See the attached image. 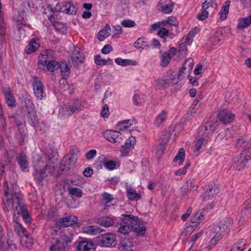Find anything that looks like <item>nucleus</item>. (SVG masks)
<instances>
[{"mask_svg": "<svg viewBox=\"0 0 251 251\" xmlns=\"http://www.w3.org/2000/svg\"><path fill=\"white\" fill-rule=\"evenodd\" d=\"M2 92L4 95L5 99L7 105L10 107L14 106L15 105V100L14 98L12 96L9 89H3Z\"/></svg>", "mask_w": 251, "mask_h": 251, "instance_id": "58836bf2", "label": "nucleus"}, {"mask_svg": "<svg viewBox=\"0 0 251 251\" xmlns=\"http://www.w3.org/2000/svg\"><path fill=\"white\" fill-rule=\"evenodd\" d=\"M28 122L31 126L37 128L36 126L38 125V121L35 113H29L28 115Z\"/></svg>", "mask_w": 251, "mask_h": 251, "instance_id": "69168bd1", "label": "nucleus"}, {"mask_svg": "<svg viewBox=\"0 0 251 251\" xmlns=\"http://www.w3.org/2000/svg\"><path fill=\"white\" fill-rule=\"evenodd\" d=\"M1 4L0 2V9H1ZM5 25L3 22L1 10H0V49L2 47L3 42L5 39Z\"/></svg>", "mask_w": 251, "mask_h": 251, "instance_id": "72a5a7b5", "label": "nucleus"}, {"mask_svg": "<svg viewBox=\"0 0 251 251\" xmlns=\"http://www.w3.org/2000/svg\"><path fill=\"white\" fill-rule=\"evenodd\" d=\"M34 168L33 176L37 183L40 184L54 167L52 158L50 155L43 154L42 155L34 152L33 154Z\"/></svg>", "mask_w": 251, "mask_h": 251, "instance_id": "f03ea898", "label": "nucleus"}, {"mask_svg": "<svg viewBox=\"0 0 251 251\" xmlns=\"http://www.w3.org/2000/svg\"><path fill=\"white\" fill-rule=\"evenodd\" d=\"M102 230L100 227L97 226H84L82 228V232L84 233L95 235L100 233Z\"/></svg>", "mask_w": 251, "mask_h": 251, "instance_id": "c756f323", "label": "nucleus"}, {"mask_svg": "<svg viewBox=\"0 0 251 251\" xmlns=\"http://www.w3.org/2000/svg\"><path fill=\"white\" fill-rule=\"evenodd\" d=\"M217 126L218 121L216 120H211L203 126L202 131L209 130L213 133L216 130Z\"/></svg>", "mask_w": 251, "mask_h": 251, "instance_id": "09e8293b", "label": "nucleus"}, {"mask_svg": "<svg viewBox=\"0 0 251 251\" xmlns=\"http://www.w3.org/2000/svg\"><path fill=\"white\" fill-rule=\"evenodd\" d=\"M230 4V0H226L224 2L221 10L219 12V15H220V18L221 20L224 21L227 18L229 12Z\"/></svg>", "mask_w": 251, "mask_h": 251, "instance_id": "7c9ffc66", "label": "nucleus"}, {"mask_svg": "<svg viewBox=\"0 0 251 251\" xmlns=\"http://www.w3.org/2000/svg\"><path fill=\"white\" fill-rule=\"evenodd\" d=\"M193 60L192 58H189L185 61L182 67L183 70L186 71L188 74H190L193 68Z\"/></svg>", "mask_w": 251, "mask_h": 251, "instance_id": "680f3d73", "label": "nucleus"}, {"mask_svg": "<svg viewBox=\"0 0 251 251\" xmlns=\"http://www.w3.org/2000/svg\"><path fill=\"white\" fill-rule=\"evenodd\" d=\"M218 193V189L215 183L208 186V188L202 197L203 201H207L213 199Z\"/></svg>", "mask_w": 251, "mask_h": 251, "instance_id": "aec40b11", "label": "nucleus"}, {"mask_svg": "<svg viewBox=\"0 0 251 251\" xmlns=\"http://www.w3.org/2000/svg\"><path fill=\"white\" fill-rule=\"evenodd\" d=\"M53 52L51 50H43L38 58V65L39 68L45 67L48 62L52 59Z\"/></svg>", "mask_w": 251, "mask_h": 251, "instance_id": "dca6fc26", "label": "nucleus"}, {"mask_svg": "<svg viewBox=\"0 0 251 251\" xmlns=\"http://www.w3.org/2000/svg\"><path fill=\"white\" fill-rule=\"evenodd\" d=\"M77 218L75 215H70L62 217L55 222L53 228H59L60 227H67L73 225L76 222Z\"/></svg>", "mask_w": 251, "mask_h": 251, "instance_id": "9d476101", "label": "nucleus"}, {"mask_svg": "<svg viewBox=\"0 0 251 251\" xmlns=\"http://www.w3.org/2000/svg\"><path fill=\"white\" fill-rule=\"evenodd\" d=\"M77 9V6L70 1L58 3L55 6L56 11L70 15L75 14Z\"/></svg>", "mask_w": 251, "mask_h": 251, "instance_id": "1a4fd4ad", "label": "nucleus"}, {"mask_svg": "<svg viewBox=\"0 0 251 251\" xmlns=\"http://www.w3.org/2000/svg\"><path fill=\"white\" fill-rule=\"evenodd\" d=\"M217 6L216 0H204L201 5L202 9H206L209 11L216 9Z\"/></svg>", "mask_w": 251, "mask_h": 251, "instance_id": "a19ab883", "label": "nucleus"}, {"mask_svg": "<svg viewBox=\"0 0 251 251\" xmlns=\"http://www.w3.org/2000/svg\"><path fill=\"white\" fill-rule=\"evenodd\" d=\"M71 58L74 64L78 65L82 62L83 56L78 50H75L72 54Z\"/></svg>", "mask_w": 251, "mask_h": 251, "instance_id": "de8ad7c7", "label": "nucleus"}, {"mask_svg": "<svg viewBox=\"0 0 251 251\" xmlns=\"http://www.w3.org/2000/svg\"><path fill=\"white\" fill-rule=\"evenodd\" d=\"M176 53V49L175 48H171L168 51L162 53L160 57V65L163 67H167Z\"/></svg>", "mask_w": 251, "mask_h": 251, "instance_id": "4468645a", "label": "nucleus"}, {"mask_svg": "<svg viewBox=\"0 0 251 251\" xmlns=\"http://www.w3.org/2000/svg\"><path fill=\"white\" fill-rule=\"evenodd\" d=\"M207 142L206 139H203L198 136L197 139L194 142V151L197 153L200 151L201 150L204 149Z\"/></svg>", "mask_w": 251, "mask_h": 251, "instance_id": "f704fd0d", "label": "nucleus"}, {"mask_svg": "<svg viewBox=\"0 0 251 251\" xmlns=\"http://www.w3.org/2000/svg\"><path fill=\"white\" fill-rule=\"evenodd\" d=\"M135 143L136 140L135 137L131 136L126 141L124 147L126 149H130L133 147Z\"/></svg>", "mask_w": 251, "mask_h": 251, "instance_id": "338daca9", "label": "nucleus"}, {"mask_svg": "<svg viewBox=\"0 0 251 251\" xmlns=\"http://www.w3.org/2000/svg\"><path fill=\"white\" fill-rule=\"evenodd\" d=\"M120 251H133L130 241L128 239L123 240L119 245Z\"/></svg>", "mask_w": 251, "mask_h": 251, "instance_id": "c03bdc74", "label": "nucleus"}, {"mask_svg": "<svg viewBox=\"0 0 251 251\" xmlns=\"http://www.w3.org/2000/svg\"><path fill=\"white\" fill-rule=\"evenodd\" d=\"M158 9L164 14L171 13L174 9V4L170 0H160L157 5Z\"/></svg>", "mask_w": 251, "mask_h": 251, "instance_id": "a211bd4d", "label": "nucleus"}, {"mask_svg": "<svg viewBox=\"0 0 251 251\" xmlns=\"http://www.w3.org/2000/svg\"><path fill=\"white\" fill-rule=\"evenodd\" d=\"M135 123L134 120L132 119H128L122 121L118 123V129L122 131H125L127 129H130L131 126Z\"/></svg>", "mask_w": 251, "mask_h": 251, "instance_id": "4c0bfd02", "label": "nucleus"}, {"mask_svg": "<svg viewBox=\"0 0 251 251\" xmlns=\"http://www.w3.org/2000/svg\"><path fill=\"white\" fill-rule=\"evenodd\" d=\"M71 242L70 238L66 235H62L59 236L50 247V251H66V248Z\"/></svg>", "mask_w": 251, "mask_h": 251, "instance_id": "6e6552de", "label": "nucleus"}, {"mask_svg": "<svg viewBox=\"0 0 251 251\" xmlns=\"http://www.w3.org/2000/svg\"><path fill=\"white\" fill-rule=\"evenodd\" d=\"M59 63L52 59L45 65V67H41V68L45 71L52 72L59 69Z\"/></svg>", "mask_w": 251, "mask_h": 251, "instance_id": "ea45409f", "label": "nucleus"}, {"mask_svg": "<svg viewBox=\"0 0 251 251\" xmlns=\"http://www.w3.org/2000/svg\"><path fill=\"white\" fill-rule=\"evenodd\" d=\"M233 224V220L230 218H225L221 220L217 226H210L209 227V234L214 235L210 241V245L203 248L201 251H208L211 250L213 246H215L217 241L221 240L224 233H227L231 228Z\"/></svg>", "mask_w": 251, "mask_h": 251, "instance_id": "7ed1b4c3", "label": "nucleus"}, {"mask_svg": "<svg viewBox=\"0 0 251 251\" xmlns=\"http://www.w3.org/2000/svg\"><path fill=\"white\" fill-rule=\"evenodd\" d=\"M209 12V10L206 9H202V11L197 15V17L199 20L203 21L208 18Z\"/></svg>", "mask_w": 251, "mask_h": 251, "instance_id": "774afa93", "label": "nucleus"}, {"mask_svg": "<svg viewBox=\"0 0 251 251\" xmlns=\"http://www.w3.org/2000/svg\"><path fill=\"white\" fill-rule=\"evenodd\" d=\"M218 117L222 123L226 124L232 122L235 115L227 109H223L219 112Z\"/></svg>", "mask_w": 251, "mask_h": 251, "instance_id": "f3484780", "label": "nucleus"}, {"mask_svg": "<svg viewBox=\"0 0 251 251\" xmlns=\"http://www.w3.org/2000/svg\"><path fill=\"white\" fill-rule=\"evenodd\" d=\"M4 234L3 231V228L0 225V251H12L13 246L11 241H7L5 243L3 237Z\"/></svg>", "mask_w": 251, "mask_h": 251, "instance_id": "412c9836", "label": "nucleus"}, {"mask_svg": "<svg viewBox=\"0 0 251 251\" xmlns=\"http://www.w3.org/2000/svg\"><path fill=\"white\" fill-rule=\"evenodd\" d=\"M155 82L156 83V86L158 88H165L169 85L165 75H164L163 77L156 79Z\"/></svg>", "mask_w": 251, "mask_h": 251, "instance_id": "0e129e2a", "label": "nucleus"}, {"mask_svg": "<svg viewBox=\"0 0 251 251\" xmlns=\"http://www.w3.org/2000/svg\"><path fill=\"white\" fill-rule=\"evenodd\" d=\"M228 29V27H224L219 29L214 35L213 37L211 38L212 42L214 45H218L219 44L221 41L223 39V34L225 32L226 29Z\"/></svg>", "mask_w": 251, "mask_h": 251, "instance_id": "c85d7f7f", "label": "nucleus"}, {"mask_svg": "<svg viewBox=\"0 0 251 251\" xmlns=\"http://www.w3.org/2000/svg\"><path fill=\"white\" fill-rule=\"evenodd\" d=\"M24 16L25 12H22L18 14L16 19L17 30L16 33L19 35L20 39L25 36V30L24 27L25 25V20Z\"/></svg>", "mask_w": 251, "mask_h": 251, "instance_id": "ddd939ff", "label": "nucleus"}, {"mask_svg": "<svg viewBox=\"0 0 251 251\" xmlns=\"http://www.w3.org/2000/svg\"><path fill=\"white\" fill-rule=\"evenodd\" d=\"M246 246V240L242 239L233 245L231 251H243L245 250Z\"/></svg>", "mask_w": 251, "mask_h": 251, "instance_id": "49530a36", "label": "nucleus"}, {"mask_svg": "<svg viewBox=\"0 0 251 251\" xmlns=\"http://www.w3.org/2000/svg\"><path fill=\"white\" fill-rule=\"evenodd\" d=\"M13 219V222H15V224L14 225V227L15 231L21 236H24L26 237H28V232L27 230L22 225L20 224L18 221V216H16V220H14Z\"/></svg>", "mask_w": 251, "mask_h": 251, "instance_id": "cd10ccee", "label": "nucleus"}, {"mask_svg": "<svg viewBox=\"0 0 251 251\" xmlns=\"http://www.w3.org/2000/svg\"><path fill=\"white\" fill-rule=\"evenodd\" d=\"M59 68L60 69L61 74L62 76H68L70 74V68L67 63L62 62L59 64Z\"/></svg>", "mask_w": 251, "mask_h": 251, "instance_id": "3c124183", "label": "nucleus"}, {"mask_svg": "<svg viewBox=\"0 0 251 251\" xmlns=\"http://www.w3.org/2000/svg\"><path fill=\"white\" fill-rule=\"evenodd\" d=\"M63 161L65 162V166L67 170L70 169L77 161V155L74 151L71 152L65 155Z\"/></svg>", "mask_w": 251, "mask_h": 251, "instance_id": "4be33fe9", "label": "nucleus"}, {"mask_svg": "<svg viewBox=\"0 0 251 251\" xmlns=\"http://www.w3.org/2000/svg\"><path fill=\"white\" fill-rule=\"evenodd\" d=\"M83 109L81 102L79 100H70L59 110V117H69L73 113L78 112Z\"/></svg>", "mask_w": 251, "mask_h": 251, "instance_id": "20e7f679", "label": "nucleus"}, {"mask_svg": "<svg viewBox=\"0 0 251 251\" xmlns=\"http://www.w3.org/2000/svg\"><path fill=\"white\" fill-rule=\"evenodd\" d=\"M134 47L137 49H142L147 50L148 48V45L146 39L139 38L134 43Z\"/></svg>", "mask_w": 251, "mask_h": 251, "instance_id": "8fccbe9b", "label": "nucleus"}, {"mask_svg": "<svg viewBox=\"0 0 251 251\" xmlns=\"http://www.w3.org/2000/svg\"><path fill=\"white\" fill-rule=\"evenodd\" d=\"M126 195L127 198L131 201H137L141 199V194L132 188L127 189Z\"/></svg>", "mask_w": 251, "mask_h": 251, "instance_id": "473e14b6", "label": "nucleus"}, {"mask_svg": "<svg viewBox=\"0 0 251 251\" xmlns=\"http://www.w3.org/2000/svg\"><path fill=\"white\" fill-rule=\"evenodd\" d=\"M251 158V152L245 150L239 155L235 156L231 163V168L240 171L244 169Z\"/></svg>", "mask_w": 251, "mask_h": 251, "instance_id": "39448f33", "label": "nucleus"}, {"mask_svg": "<svg viewBox=\"0 0 251 251\" xmlns=\"http://www.w3.org/2000/svg\"><path fill=\"white\" fill-rule=\"evenodd\" d=\"M126 221L120 224L118 230L119 233L124 235L128 234L132 229V227H134V226H132L130 221Z\"/></svg>", "mask_w": 251, "mask_h": 251, "instance_id": "393cba45", "label": "nucleus"}, {"mask_svg": "<svg viewBox=\"0 0 251 251\" xmlns=\"http://www.w3.org/2000/svg\"><path fill=\"white\" fill-rule=\"evenodd\" d=\"M44 14L47 16L49 20L51 22H54V17H53V15L54 14V11L50 5H48L44 8Z\"/></svg>", "mask_w": 251, "mask_h": 251, "instance_id": "13d9d810", "label": "nucleus"}, {"mask_svg": "<svg viewBox=\"0 0 251 251\" xmlns=\"http://www.w3.org/2000/svg\"><path fill=\"white\" fill-rule=\"evenodd\" d=\"M51 23H52L53 26L56 31L62 34L65 33L66 31V28L65 25L63 23L56 22L55 20L54 22Z\"/></svg>", "mask_w": 251, "mask_h": 251, "instance_id": "6e6d98bb", "label": "nucleus"}, {"mask_svg": "<svg viewBox=\"0 0 251 251\" xmlns=\"http://www.w3.org/2000/svg\"><path fill=\"white\" fill-rule=\"evenodd\" d=\"M115 63L119 65L122 66H126L128 65H135V62L130 59H123L121 58H117L115 60Z\"/></svg>", "mask_w": 251, "mask_h": 251, "instance_id": "4d7b16f0", "label": "nucleus"}, {"mask_svg": "<svg viewBox=\"0 0 251 251\" xmlns=\"http://www.w3.org/2000/svg\"><path fill=\"white\" fill-rule=\"evenodd\" d=\"M121 135L119 131L114 130H107L103 133L104 138L112 143L119 142V137Z\"/></svg>", "mask_w": 251, "mask_h": 251, "instance_id": "6ab92c4d", "label": "nucleus"}, {"mask_svg": "<svg viewBox=\"0 0 251 251\" xmlns=\"http://www.w3.org/2000/svg\"><path fill=\"white\" fill-rule=\"evenodd\" d=\"M110 31L111 29L110 25L108 24H106L104 28L99 31L98 37V39L100 41H103L105 38L111 35Z\"/></svg>", "mask_w": 251, "mask_h": 251, "instance_id": "79ce46f5", "label": "nucleus"}, {"mask_svg": "<svg viewBox=\"0 0 251 251\" xmlns=\"http://www.w3.org/2000/svg\"><path fill=\"white\" fill-rule=\"evenodd\" d=\"M236 148H249L250 146L249 142L244 139H238L237 140L236 144Z\"/></svg>", "mask_w": 251, "mask_h": 251, "instance_id": "e2e57ef3", "label": "nucleus"}, {"mask_svg": "<svg viewBox=\"0 0 251 251\" xmlns=\"http://www.w3.org/2000/svg\"><path fill=\"white\" fill-rule=\"evenodd\" d=\"M185 151L183 148H180L179 150L176 155L174 159V162L178 165H181L185 158Z\"/></svg>", "mask_w": 251, "mask_h": 251, "instance_id": "37998d69", "label": "nucleus"}, {"mask_svg": "<svg viewBox=\"0 0 251 251\" xmlns=\"http://www.w3.org/2000/svg\"><path fill=\"white\" fill-rule=\"evenodd\" d=\"M71 183L75 186L82 187L85 181L83 177L81 176H77L70 180Z\"/></svg>", "mask_w": 251, "mask_h": 251, "instance_id": "052dcab7", "label": "nucleus"}, {"mask_svg": "<svg viewBox=\"0 0 251 251\" xmlns=\"http://www.w3.org/2000/svg\"><path fill=\"white\" fill-rule=\"evenodd\" d=\"M203 126L201 127L198 133V137L203 139H206V141L208 142L213 133L209 130L202 131Z\"/></svg>", "mask_w": 251, "mask_h": 251, "instance_id": "603ef678", "label": "nucleus"}, {"mask_svg": "<svg viewBox=\"0 0 251 251\" xmlns=\"http://www.w3.org/2000/svg\"><path fill=\"white\" fill-rule=\"evenodd\" d=\"M69 195L74 196L77 198H81L83 195V192L81 189L74 187H70L68 189Z\"/></svg>", "mask_w": 251, "mask_h": 251, "instance_id": "5fc2aeb1", "label": "nucleus"}, {"mask_svg": "<svg viewBox=\"0 0 251 251\" xmlns=\"http://www.w3.org/2000/svg\"><path fill=\"white\" fill-rule=\"evenodd\" d=\"M168 83L169 84H176L178 83V81L176 75H173L172 71H169L164 75Z\"/></svg>", "mask_w": 251, "mask_h": 251, "instance_id": "864d4df0", "label": "nucleus"}, {"mask_svg": "<svg viewBox=\"0 0 251 251\" xmlns=\"http://www.w3.org/2000/svg\"><path fill=\"white\" fill-rule=\"evenodd\" d=\"M33 88L34 94L38 99L42 100L46 97L44 86L40 79L37 78L35 79L33 83Z\"/></svg>", "mask_w": 251, "mask_h": 251, "instance_id": "2eb2a0df", "label": "nucleus"}, {"mask_svg": "<svg viewBox=\"0 0 251 251\" xmlns=\"http://www.w3.org/2000/svg\"><path fill=\"white\" fill-rule=\"evenodd\" d=\"M198 187L196 180L194 178H190L186 182V186L184 188L182 194L183 195H188L191 192L196 191Z\"/></svg>", "mask_w": 251, "mask_h": 251, "instance_id": "b1692460", "label": "nucleus"}, {"mask_svg": "<svg viewBox=\"0 0 251 251\" xmlns=\"http://www.w3.org/2000/svg\"><path fill=\"white\" fill-rule=\"evenodd\" d=\"M2 209L4 211L13 212V218L16 220V216L21 214L23 220L26 223L31 222L26 206L25 204L23 195L14 192L8 186L4 191L3 197Z\"/></svg>", "mask_w": 251, "mask_h": 251, "instance_id": "f257e3e1", "label": "nucleus"}, {"mask_svg": "<svg viewBox=\"0 0 251 251\" xmlns=\"http://www.w3.org/2000/svg\"><path fill=\"white\" fill-rule=\"evenodd\" d=\"M203 210H200L197 212L195 215L192 217L191 219V225L188 226H187L185 230L186 232H190L191 233L193 230L194 228H195L197 226L200 224L202 221L204 220L203 216Z\"/></svg>", "mask_w": 251, "mask_h": 251, "instance_id": "9b49d317", "label": "nucleus"}, {"mask_svg": "<svg viewBox=\"0 0 251 251\" xmlns=\"http://www.w3.org/2000/svg\"><path fill=\"white\" fill-rule=\"evenodd\" d=\"M98 168L101 169L104 166L108 170H113L116 168V163L114 161L107 160L104 155H101L95 163Z\"/></svg>", "mask_w": 251, "mask_h": 251, "instance_id": "f8f14e48", "label": "nucleus"}, {"mask_svg": "<svg viewBox=\"0 0 251 251\" xmlns=\"http://www.w3.org/2000/svg\"><path fill=\"white\" fill-rule=\"evenodd\" d=\"M96 239L98 244L102 247H112L117 244L116 236L113 233L101 234L97 236Z\"/></svg>", "mask_w": 251, "mask_h": 251, "instance_id": "0eeeda50", "label": "nucleus"}, {"mask_svg": "<svg viewBox=\"0 0 251 251\" xmlns=\"http://www.w3.org/2000/svg\"><path fill=\"white\" fill-rule=\"evenodd\" d=\"M40 46L39 39L33 38L30 41L28 46L25 49L27 54H30L34 52Z\"/></svg>", "mask_w": 251, "mask_h": 251, "instance_id": "bb28decb", "label": "nucleus"}, {"mask_svg": "<svg viewBox=\"0 0 251 251\" xmlns=\"http://www.w3.org/2000/svg\"><path fill=\"white\" fill-rule=\"evenodd\" d=\"M123 216H124L125 220L130 221L132 226H134L132 229L135 233L141 235L144 234L146 228L145 225L139 221L138 217L130 214H124Z\"/></svg>", "mask_w": 251, "mask_h": 251, "instance_id": "423d86ee", "label": "nucleus"}, {"mask_svg": "<svg viewBox=\"0 0 251 251\" xmlns=\"http://www.w3.org/2000/svg\"><path fill=\"white\" fill-rule=\"evenodd\" d=\"M11 160L8 158L7 160L0 161V176L9 168V164Z\"/></svg>", "mask_w": 251, "mask_h": 251, "instance_id": "bf43d9fd", "label": "nucleus"}, {"mask_svg": "<svg viewBox=\"0 0 251 251\" xmlns=\"http://www.w3.org/2000/svg\"><path fill=\"white\" fill-rule=\"evenodd\" d=\"M145 101L146 97L143 94L137 93L133 96L132 102L136 106H141L144 104Z\"/></svg>", "mask_w": 251, "mask_h": 251, "instance_id": "e433bc0d", "label": "nucleus"}, {"mask_svg": "<svg viewBox=\"0 0 251 251\" xmlns=\"http://www.w3.org/2000/svg\"><path fill=\"white\" fill-rule=\"evenodd\" d=\"M114 219L110 216H104L99 220V224L104 227H109L114 225Z\"/></svg>", "mask_w": 251, "mask_h": 251, "instance_id": "a18cd8bd", "label": "nucleus"}, {"mask_svg": "<svg viewBox=\"0 0 251 251\" xmlns=\"http://www.w3.org/2000/svg\"><path fill=\"white\" fill-rule=\"evenodd\" d=\"M17 159L22 170L25 172H28L29 171L28 164L25 155L23 153H20Z\"/></svg>", "mask_w": 251, "mask_h": 251, "instance_id": "a878e982", "label": "nucleus"}, {"mask_svg": "<svg viewBox=\"0 0 251 251\" xmlns=\"http://www.w3.org/2000/svg\"><path fill=\"white\" fill-rule=\"evenodd\" d=\"M95 244L91 241H82L77 246V251H95Z\"/></svg>", "mask_w": 251, "mask_h": 251, "instance_id": "5701e85b", "label": "nucleus"}, {"mask_svg": "<svg viewBox=\"0 0 251 251\" xmlns=\"http://www.w3.org/2000/svg\"><path fill=\"white\" fill-rule=\"evenodd\" d=\"M251 25V14L249 16L240 18L238 20L237 28L240 29H243L247 28Z\"/></svg>", "mask_w": 251, "mask_h": 251, "instance_id": "c9c22d12", "label": "nucleus"}, {"mask_svg": "<svg viewBox=\"0 0 251 251\" xmlns=\"http://www.w3.org/2000/svg\"><path fill=\"white\" fill-rule=\"evenodd\" d=\"M168 112L166 110H162L156 117L154 120V125L156 126H160L166 121L168 117Z\"/></svg>", "mask_w": 251, "mask_h": 251, "instance_id": "2f4dec72", "label": "nucleus"}]
</instances>
